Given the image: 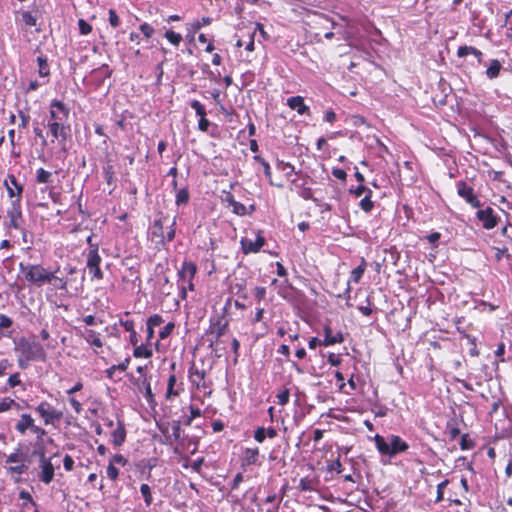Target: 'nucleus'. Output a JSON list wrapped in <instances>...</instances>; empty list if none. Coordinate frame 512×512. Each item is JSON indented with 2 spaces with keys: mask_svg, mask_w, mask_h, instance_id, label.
<instances>
[{
  "mask_svg": "<svg viewBox=\"0 0 512 512\" xmlns=\"http://www.w3.org/2000/svg\"><path fill=\"white\" fill-rule=\"evenodd\" d=\"M343 23H338L324 14H315L307 22L308 33L313 40L321 43L323 39L331 40L335 35H339L340 39L349 41L352 37L348 28L351 21L347 18H341Z\"/></svg>",
  "mask_w": 512,
  "mask_h": 512,
  "instance_id": "nucleus-1",
  "label": "nucleus"
},
{
  "mask_svg": "<svg viewBox=\"0 0 512 512\" xmlns=\"http://www.w3.org/2000/svg\"><path fill=\"white\" fill-rule=\"evenodd\" d=\"M69 109L66 105L57 99L50 103L49 117L46 124L47 137H51V143L65 146L66 140L70 136L71 127L68 123Z\"/></svg>",
  "mask_w": 512,
  "mask_h": 512,
  "instance_id": "nucleus-2",
  "label": "nucleus"
},
{
  "mask_svg": "<svg viewBox=\"0 0 512 512\" xmlns=\"http://www.w3.org/2000/svg\"><path fill=\"white\" fill-rule=\"evenodd\" d=\"M66 272L65 276H60V269L51 270L46 284H48V289L46 293L47 300L51 303H54L56 307H61V304H58L56 301L52 300V297L59 292L60 296L68 297L77 293V287H74L75 279L73 275L77 274V268L75 266L68 265L64 268Z\"/></svg>",
  "mask_w": 512,
  "mask_h": 512,
  "instance_id": "nucleus-3",
  "label": "nucleus"
},
{
  "mask_svg": "<svg viewBox=\"0 0 512 512\" xmlns=\"http://www.w3.org/2000/svg\"><path fill=\"white\" fill-rule=\"evenodd\" d=\"M3 456L5 458L3 467L5 468L6 475L14 483H21L23 481L22 476L28 473L32 462L29 455V447L24 444H18L11 453H3Z\"/></svg>",
  "mask_w": 512,
  "mask_h": 512,
  "instance_id": "nucleus-4",
  "label": "nucleus"
},
{
  "mask_svg": "<svg viewBox=\"0 0 512 512\" xmlns=\"http://www.w3.org/2000/svg\"><path fill=\"white\" fill-rule=\"evenodd\" d=\"M17 364L20 369H27L30 362L47 360L45 348L36 341H30L25 337L19 339L15 346Z\"/></svg>",
  "mask_w": 512,
  "mask_h": 512,
  "instance_id": "nucleus-5",
  "label": "nucleus"
},
{
  "mask_svg": "<svg viewBox=\"0 0 512 512\" xmlns=\"http://www.w3.org/2000/svg\"><path fill=\"white\" fill-rule=\"evenodd\" d=\"M378 453L382 456L393 458L398 454L405 453L409 444L399 435L389 434L386 437L376 434L373 438Z\"/></svg>",
  "mask_w": 512,
  "mask_h": 512,
  "instance_id": "nucleus-6",
  "label": "nucleus"
},
{
  "mask_svg": "<svg viewBox=\"0 0 512 512\" xmlns=\"http://www.w3.org/2000/svg\"><path fill=\"white\" fill-rule=\"evenodd\" d=\"M4 227L8 235H11L12 229L19 231L22 235L23 242L27 243L25 219L23 217L21 203H18V201H11L10 207L7 210L6 220L4 221Z\"/></svg>",
  "mask_w": 512,
  "mask_h": 512,
  "instance_id": "nucleus-7",
  "label": "nucleus"
},
{
  "mask_svg": "<svg viewBox=\"0 0 512 512\" xmlns=\"http://www.w3.org/2000/svg\"><path fill=\"white\" fill-rule=\"evenodd\" d=\"M19 270L24 279L36 287L45 285L51 272L41 264H24L23 262L19 263Z\"/></svg>",
  "mask_w": 512,
  "mask_h": 512,
  "instance_id": "nucleus-8",
  "label": "nucleus"
},
{
  "mask_svg": "<svg viewBox=\"0 0 512 512\" xmlns=\"http://www.w3.org/2000/svg\"><path fill=\"white\" fill-rule=\"evenodd\" d=\"M35 412L42 419L44 425L56 426L64 416L62 410L55 408L48 401H41L36 407Z\"/></svg>",
  "mask_w": 512,
  "mask_h": 512,
  "instance_id": "nucleus-9",
  "label": "nucleus"
},
{
  "mask_svg": "<svg viewBox=\"0 0 512 512\" xmlns=\"http://www.w3.org/2000/svg\"><path fill=\"white\" fill-rule=\"evenodd\" d=\"M188 379L192 386H194L197 390H203L210 395L212 390L213 382L210 379H207V372L203 368H199L195 362H192L188 369Z\"/></svg>",
  "mask_w": 512,
  "mask_h": 512,
  "instance_id": "nucleus-10",
  "label": "nucleus"
},
{
  "mask_svg": "<svg viewBox=\"0 0 512 512\" xmlns=\"http://www.w3.org/2000/svg\"><path fill=\"white\" fill-rule=\"evenodd\" d=\"M84 255L86 257V267H87L92 279H96V280L103 279L104 273L100 267L102 258L99 254V249L97 247H93L92 249H87L84 252Z\"/></svg>",
  "mask_w": 512,
  "mask_h": 512,
  "instance_id": "nucleus-11",
  "label": "nucleus"
},
{
  "mask_svg": "<svg viewBox=\"0 0 512 512\" xmlns=\"http://www.w3.org/2000/svg\"><path fill=\"white\" fill-rule=\"evenodd\" d=\"M33 454L39 455V457H40V460H39L40 472L38 473L39 481H41L42 483H44L46 485L50 484L53 481L54 475H55V469L51 462V459L47 458L45 456L43 448H41L40 451L35 449Z\"/></svg>",
  "mask_w": 512,
  "mask_h": 512,
  "instance_id": "nucleus-12",
  "label": "nucleus"
},
{
  "mask_svg": "<svg viewBox=\"0 0 512 512\" xmlns=\"http://www.w3.org/2000/svg\"><path fill=\"white\" fill-rule=\"evenodd\" d=\"M457 194L467 204L473 208H480L481 201L474 191V188L469 185L466 181L460 180L456 182Z\"/></svg>",
  "mask_w": 512,
  "mask_h": 512,
  "instance_id": "nucleus-13",
  "label": "nucleus"
},
{
  "mask_svg": "<svg viewBox=\"0 0 512 512\" xmlns=\"http://www.w3.org/2000/svg\"><path fill=\"white\" fill-rule=\"evenodd\" d=\"M476 219L481 223L482 227L486 230H491L495 228L500 220L495 210L490 206L478 209V211L476 212Z\"/></svg>",
  "mask_w": 512,
  "mask_h": 512,
  "instance_id": "nucleus-14",
  "label": "nucleus"
},
{
  "mask_svg": "<svg viewBox=\"0 0 512 512\" xmlns=\"http://www.w3.org/2000/svg\"><path fill=\"white\" fill-rule=\"evenodd\" d=\"M228 328L229 323L223 316H218L217 318L210 320L208 334L214 336V343L216 346H219L222 343L221 338L227 333Z\"/></svg>",
  "mask_w": 512,
  "mask_h": 512,
  "instance_id": "nucleus-15",
  "label": "nucleus"
},
{
  "mask_svg": "<svg viewBox=\"0 0 512 512\" xmlns=\"http://www.w3.org/2000/svg\"><path fill=\"white\" fill-rule=\"evenodd\" d=\"M199 447V437L183 434L174 447V453H188L194 455Z\"/></svg>",
  "mask_w": 512,
  "mask_h": 512,
  "instance_id": "nucleus-16",
  "label": "nucleus"
},
{
  "mask_svg": "<svg viewBox=\"0 0 512 512\" xmlns=\"http://www.w3.org/2000/svg\"><path fill=\"white\" fill-rule=\"evenodd\" d=\"M266 239L262 234L261 230H258L256 239L253 241L250 238L242 237L240 240L242 253L245 255L251 253H258L265 245Z\"/></svg>",
  "mask_w": 512,
  "mask_h": 512,
  "instance_id": "nucleus-17",
  "label": "nucleus"
},
{
  "mask_svg": "<svg viewBox=\"0 0 512 512\" xmlns=\"http://www.w3.org/2000/svg\"><path fill=\"white\" fill-rule=\"evenodd\" d=\"M4 185L7 189L8 197L11 198V201H18L21 203L22 193H23V185L20 184L14 174H8L4 180Z\"/></svg>",
  "mask_w": 512,
  "mask_h": 512,
  "instance_id": "nucleus-18",
  "label": "nucleus"
},
{
  "mask_svg": "<svg viewBox=\"0 0 512 512\" xmlns=\"http://www.w3.org/2000/svg\"><path fill=\"white\" fill-rule=\"evenodd\" d=\"M36 424V420L30 413H22L14 423V430L19 436H25L31 433Z\"/></svg>",
  "mask_w": 512,
  "mask_h": 512,
  "instance_id": "nucleus-19",
  "label": "nucleus"
},
{
  "mask_svg": "<svg viewBox=\"0 0 512 512\" xmlns=\"http://www.w3.org/2000/svg\"><path fill=\"white\" fill-rule=\"evenodd\" d=\"M82 337L93 348L96 354L98 350L102 349L104 346L101 333L94 329H85L82 333Z\"/></svg>",
  "mask_w": 512,
  "mask_h": 512,
  "instance_id": "nucleus-20",
  "label": "nucleus"
},
{
  "mask_svg": "<svg viewBox=\"0 0 512 512\" xmlns=\"http://www.w3.org/2000/svg\"><path fill=\"white\" fill-rule=\"evenodd\" d=\"M324 338L321 341L322 346L328 347L335 344H340L344 341V336L341 331L333 332L329 325H325L323 328Z\"/></svg>",
  "mask_w": 512,
  "mask_h": 512,
  "instance_id": "nucleus-21",
  "label": "nucleus"
},
{
  "mask_svg": "<svg viewBox=\"0 0 512 512\" xmlns=\"http://www.w3.org/2000/svg\"><path fill=\"white\" fill-rule=\"evenodd\" d=\"M197 273V266L192 261H183L181 268L178 270L179 280L183 282L194 280Z\"/></svg>",
  "mask_w": 512,
  "mask_h": 512,
  "instance_id": "nucleus-22",
  "label": "nucleus"
},
{
  "mask_svg": "<svg viewBox=\"0 0 512 512\" xmlns=\"http://www.w3.org/2000/svg\"><path fill=\"white\" fill-rule=\"evenodd\" d=\"M182 383L177 384V376L175 373H171L167 380V388L165 393L166 400H172L178 397L183 390Z\"/></svg>",
  "mask_w": 512,
  "mask_h": 512,
  "instance_id": "nucleus-23",
  "label": "nucleus"
},
{
  "mask_svg": "<svg viewBox=\"0 0 512 512\" xmlns=\"http://www.w3.org/2000/svg\"><path fill=\"white\" fill-rule=\"evenodd\" d=\"M287 106L291 110H295L299 115H310V108L304 102L302 96H292L287 99Z\"/></svg>",
  "mask_w": 512,
  "mask_h": 512,
  "instance_id": "nucleus-24",
  "label": "nucleus"
},
{
  "mask_svg": "<svg viewBox=\"0 0 512 512\" xmlns=\"http://www.w3.org/2000/svg\"><path fill=\"white\" fill-rule=\"evenodd\" d=\"M169 219L167 216H161L153 223L152 238H156L158 243H165L164 225L168 224Z\"/></svg>",
  "mask_w": 512,
  "mask_h": 512,
  "instance_id": "nucleus-25",
  "label": "nucleus"
},
{
  "mask_svg": "<svg viewBox=\"0 0 512 512\" xmlns=\"http://www.w3.org/2000/svg\"><path fill=\"white\" fill-rule=\"evenodd\" d=\"M183 434H184V431L181 429L180 421L173 420L171 422V432L169 435H166L165 443L169 444V445H173V444L176 445Z\"/></svg>",
  "mask_w": 512,
  "mask_h": 512,
  "instance_id": "nucleus-26",
  "label": "nucleus"
},
{
  "mask_svg": "<svg viewBox=\"0 0 512 512\" xmlns=\"http://www.w3.org/2000/svg\"><path fill=\"white\" fill-rule=\"evenodd\" d=\"M126 440V429L122 421H118L117 427L111 433V441L115 447L121 446Z\"/></svg>",
  "mask_w": 512,
  "mask_h": 512,
  "instance_id": "nucleus-27",
  "label": "nucleus"
},
{
  "mask_svg": "<svg viewBox=\"0 0 512 512\" xmlns=\"http://www.w3.org/2000/svg\"><path fill=\"white\" fill-rule=\"evenodd\" d=\"M366 267H367V262H366L365 258L362 257L360 264L351 271L349 281L354 282L356 284L359 283L366 271ZM349 283L350 282H348L347 292L350 291Z\"/></svg>",
  "mask_w": 512,
  "mask_h": 512,
  "instance_id": "nucleus-28",
  "label": "nucleus"
},
{
  "mask_svg": "<svg viewBox=\"0 0 512 512\" xmlns=\"http://www.w3.org/2000/svg\"><path fill=\"white\" fill-rule=\"evenodd\" d=\"M259 454H260V451H259L258 447L245 448L244 456L242 459V465L243 466L255 465L258 462Z\"/></svg>",
  "mask_w": 512,
  "mask_h": 512,
  "instance_id": "nucleus-29",
  "label": "nucleus"
},
{
  "mask_svg": "<svg viewBox=\"0 0 512 512\" xmlns=\"http://www.w3.org/2000/svg\"><path fill=\"white\" fill-rule=\"evenodd\" d=\"M276 168L284 174L286 180L296 183L295 179H291L292 175L296 174L295 168L291 163L278 159L276 162Z\"/></svg>",
  "mask_w": 512,
  "mask_h": 512,
  "instance_id": "nucleus-30",
  "label": "nucleus"
},
{
  "mask_svg": "<svg viewBox=\"0 0 512 512\" xmlns=\"http://www.w3.org/2000/svg\"><path fill=\"white\" fill-rule=\"evenodd\" d=\"M212 23V18L204 16L201 19L195 20L187 25L188 34L192 37L203 27Z\"/></svg>",
  "mask_w": 512,
  "mask_h": 512,
  "instance_id": "nucleus-31",
  "label": "nucleus"
},
{
  "mask_svg": "<svg viewBox=\"0 0 512 512\" xmlns=\"http://www.w3.org/2000/svg\"><path fill=\"white\" fill-rule=\"evenodd\" d=\"M133 356L135 358L149 359L153 356V350L150 344H137L133 349Z\"/></svg>",
  "mask_w": 512,
  "mask_h": 512,
  "instance_id": "nucleus-32",
  "label": "nucleus"
},
{
  "mask_svg": "<svg viewBox=\"0 0 512 512\" xmlns=\"http://www.w3.org/2000/svg\"><path fill=\"white\" fill-rule=\"evenodd\" d=\"M317 481L311 477H303L299 480L297 489L301 492H311L316 490Z\"/></svg>",
  "mask_w": 512,
  "mask_h": 512,
  "instance_id": "nucleus-33",
  "label": "nucleus"
},
{
  "mask_svg": "<svg viewBox=\"0 0 512 512\" xmlns=\"http://www.w3.org/2000/svg\"><path fill=\"white\" fill-rule=\"evenodd\" d=\"M372 195V190H368L367 194L364 195V197L360 200L358 204L360 209L366 214L371 213L375 207L374 201H372Z\"/></svg>",
  "mask_w": 512,
  "mask_h": 512,
  "instance_id": "nucleus-34",
  "label": "nucleus"
},
{
  "mask_svg": "<svg viewBox=\"0 0 512 512\" xmlns=\"http://www.w3.org/2000/svg\"><path fill=\"white\" fill-rule=\"evenodd\" d=\"M38 63V74L40 77H48L50 75V67L48 64V59L45 55L41 54L37 57Z\"/></svg>",
  "mask_w": 512,
  "mask_h": 512,
  "instance_id": "nucleus-35",
  "label": "nucleus"
},
{
  "mask_svg": "<svg viewBox=\"0 0 512 512\" xmlns=\"http://www.w3.org/2000/svg\"><path fill=\"white\" fill-rule=\"evenodd\" d=\"M12 408L20 409V404L11 397H3L0 399V413L7 412Z\"/></svg>",
  "mask_w": 512,
  "mask_h": 512,
  "instance_id": "nucleus-36",
  "label": "nucleus"
},
{
  "mask_svg": "<svg viewBox=\"0 0 512 512\" xmlns=\"http://www.w3.org/2000/svg\"><path fill=\"white\" fill-rule=\"evenodd\" d=\"M35 181L36 183L38 184H48V183H52V173L45 170L44 168H38L36 170V177H35Z\"/></svg>",
  "mask_w": 512,
  "mask_h": 512,
  "instance_id": "nucleus-37",
  "label": "nucleus"
},
{
  "mask_svg": "<svg viewBox=\"0 0 512 512\" xmlns=\"http://www.w3.org/2000/svg\"><path fill=\"white\" fill-rule=\"evenodd\" d=\"M501 68V63L497 59L491 60L490 65L486 70L487 77L489 79L497 78L500 74Z\"/></svg>",
  "mask_w": 512,
  "mask_h": 512,
  "instance_id": "nucleus-38",
  "label": "nucleus"
},
{
  "mask_svg": "<svg viewBox=\"0 0 512 512\" xmlns=\"http://www.w3.org/2000/svg\"><path fill=\"white\" fill-rule=\"evenodd\" d=\"M190 200V194L187 187L177 190L175 195V204L177 206L187 205Z\"/></svg>",
  "mask_w": 512,
  "mask_h": 512,
  "instance_id": "nucleus-39",
  "label": "nucleus"
},
{
  "mask_svg": "<svg viewBox=\"0 0 512 512\" xmlns=\"http://www.w3.org/2000/svg\"><path fill=\"white\" fill-rule=\"evenodd\" d=\"M446 429L451 440H455L461 434L458 423L454 419L447 422Z\"/></svg>",
  "mask_w": 512,
  "mask_h": 512,
  "instance_id": "nucleus-40",
  "label": "nucleus"
},
{
  "mask_svg": "<svg viewBox=\"0 0 512 512\" xmlns=\"http://www.w3.org/2000/svg\"><path fill=\"white\" fill-rule=\"evenodd\" d=\"M261 166L263 167V172H264L270 185L278 187V188H282L284 186L283 182H275L273 180L271 167L267 161H265Z\"/></svg>",
  "mask_w": 512,
  "mask_h": 512,
  "instance_id": "nucleus-41",
  "label": "nucleus"
},
{
  "mask_svg": "<svg viewBox=\"0 0 512 512\" xmlns=\"http://www.w3.org/2000/svg\"><path fill=\"white\" fill-rule=\"evenodd\" d=\"M164 37L167 39L169 43L173 46L178 47L182 42V36L180 33H177L171 29L166 30Z\"/></svg>",
  "mask_w": 512,
  "mask_h": 512,
  "instance_id": "nucleus-42",
  "label": "nucleus"
},
{
  "mask_svg": "<svg viewBox=\"0 0 512 512\" xmlns=\"http://www.w3.org/2000/svg\"><path fill=\"white\" fill-rule=\"evenodd\" d=\"M201 415H202V411L199 407L190 405L189 406V415L184 419V422H183L184 425L190 426L192 424V421L195 418L200 417Z\"/></svg>",
  "mask_w": 512,
  "mask_h": 512,
  "instance_id": "nucleus-43",
  "label": "nucleus"
},
{
  "mask_svg": "<svg viewBox=\"0 0 512 512\" xmlns=\"http://www.w3.org/2000/svg\"><path fill=\"white\" fill-rule=\"evenodd\" d=\"M21 21L28 27L36 26L37 17L31 11H23L21 12Z\"/></svg>",
  "mask_w": 512,
  "mask_h": 512,
  "instance_id": "nucleus-44",
  "label": "nucleus"
},
{
  "mask_svg": "<svg viewBox=\"0 0 512 512\" xmlns=\"http://www.w3.org/2000/svg\"><path fill=\"white\" fill-rule=\"evenodd\" d=\"M275 397H276L277 404H279L281 406H285L286 404H288L289 399H290V389L287 387H284L281 391H279L276 394Z\"/></svg>",
  "mask_w": 512,
  "mask_h": 512,
  "instance_id": "nucleus-45",
  "label": "nucleus"
},
{
  "mask_svg": "<svg viewBox=\"0 0 512 512\" xmlns=\"http://www.w3.org/2000/svg\"><path fill=\"white\" fill-rule=\"evenodd\" d=\"M140 492H141V495L144 498L145 505L147 507H149L152 504V502H153V496H152V492H151L150 486L148 484H145V483L141 484Z\"/></svg>",
  "mask_w": 512,
  "mask_h": 512,
  "instance_id": "nucleus-46",
  "label": "nucleus"
},
{
  "mask_svg": "<svg viewBox=\"0 0 512 512\" xmlns=\"http://www.w3.org/2000/svg\"><path fill=\"white\" fill-rule=\"evenodd\" d=\"M18 117L20 122L18 123V131L21 133L23 130L27 129L30 122V115L25 113L22 110H18Z\"/></svg>",
  "mask_w": 512,
  "mask_h": 512,
  "instance_id": "nucleus-47",
  "label": "nucleus"
},
{
  "mask_svg": "<svg viewBox=\"0 0 512 512\" xmlns=\"http://www.w3.org/2000/svg\"><path fill=\"white\" fill-rule=\"evenodd\" d=\"M114 175H115V170H114L113 165L107 164L106 166L103 167V176H104V179L107 182V184H109V185L113 184V182L115 180Z\"/></svg>",
  "mask_w": 512,
  "mask_h": 512,
  "instance_id": "nucleus-48",
  "label": "nucleus"
},
{
  "mask_svg": "<svg viewBox=\"0 0 512 512\" xmlns=\"http://www.w3.org/2000/svg\"><path fill=\"white\" fill-rule=\"evenodd\" d=\"M175 323L174 322H168L160 331H159V339L165 340L168 338L173 331L175 330Z\"/></svg>",
  "mask_w": 512,
  "mask_h": 512,
  "instance_id": "nucleus-49",
  "label": "nucleus"
},
{
  "mask_svg": "<svg viewBox=\"0 0 512 512\" xmlns=\"http://www.w3.org/2000/svg\"><path fill=\"white\" fill-rule=\"evenodd\" d=\"M190 106L192 109H194L198 117L207 116L205 106L199 100H192L190 102Z\"/></svg>",
  "mask_w": 512,
  "mask_h": 512,
  "instance_id": "nucleus-50",
  "label": "nucleus"
},
{
  "mask_svg": "<svg viewBox=\"0 0 512 512\" xmlns=\"http://www.w3.org/2000/svg\"><path fill=\"white\" fill-rule=\"evenodd\" d=\"M133 383L139 392H142L144 388L151 384L149 376H139Z\"/></svg>",
  "mask_w": 512,
  "mask_h": 512,
  "instance_id": "nucleus-51",
  "label": "nucleus"
},
{
  "mask_svg": "<svg viewBox=\"0 0 512 512\" xmlns=\"http://www.w3.org/2000/svg\"><path fill=\"white\" fill-rule=\"evenodd\" d=\"M141 393L143 394L145 400L147 401V403L150 406L154 407L157 405V402L155 400V395L153 394L152 389H151V384L148 385L146 388H144Z\"/></svg>",
  "mask_w": 512,
  "mask_h": 512,
  "instance_id": "nucleus-52",
  "label": "nucleus"
},
{
  "mask_svg": "<svg viewBox=\"0 0 512 512\" xmlns=\"http://www.w3.org/2000/svg\"><path fill=\"white\" fill-rule=\"evenodd\" d=\"M164 323V319L160 314H153L146 320V326H150L155 329V327L160 326Z\"/></svg>",
  "mask_w": 512,
  "mask_h": 512,
  "instance_id": "nucleus-53",
  "label": "nucleus"
},
{
  "mask_svg": "<svg viewBox=\"0 0 512 512\" xmlns=\"http://www.w3.org/2000/svg\"><path fill=\"white\" fill-rule=\"evenodd\" d=\"M505 26H506L505 36H506L507 40L512 42V9L506 14Z\"/></svg>",
  "mask_w": 512,
  "mask_h": 512,
  "instance_id": "nucleus-54",
  "label": "nucleus"
},
{
  "mask_svg": "<svg viewBox=\"0 0 512 512\" xmlns=\"http://www.w3.org/2000/svg\"><path fill=\"white\" fill-rule=\"evenodd\" d=\"M461 450H470L475 446V442L469 437L468 434H463L460 440Z\"/></svg>",
  "mask_w": 512,
  "mask_h": 512,
  "instance_id": "nucleus-55",
  "label": "nucleus"
},
{
  "mask_svg": "<svg viewBox=\"0 0 512 512\" xmlns=\"http://www.w3.org/2000/svg\"><path fill=\"white\" fill-rule=\"evenodd\" d=\"M30 434L34 435L37 443H39L43 442V438L47 435V431L43 427L35 424Z\"/></svg>",
  "mask_w": 512,
  "mask_h": 512,
  "instance_id": "nucleus-56",
  "label": "nucleus"
},
{
  "mask_svg": "<svg viewBox=\"0 0 512 512\" xmlns=\"http://www.w3.org/2000/svg\"><path fill=\"white\" fill-rule=\"evenodd\" d=\"M448 484H449V479H445L437 485V495H436V499H435L436 503L443 501L444 490Z\"/></svg>",
  "mask_w": 512,
  "mask_h": 512,
  "instance_id": "nucleus-57",
  "label": "nucleus"
},
{
  "mask_svg": "<svg viewBox=\"0 0 512 512\" xmlns=\"http://www.w3.org/2000/svg\"><path fill=\"white\" fill-rule=\"evenodd\" d=\"M476 49L477 48L473 47V46H467V45L460 46L457 50V57L463 58L470 54L473 55L475 53Z\"/></svg>",
  "mask_w": 512,
  "mask_h": 512,
  "instance_id": "nucleus-58",
  "label": "nucleus"
},
{
  "mask_svg": "<svg viewBox=\"0 0 512 512\" xmlns=\"http://www.w3.org/2000/svg\"><path fill=\"white\" fill-rule=\"evenodd\" d=\"M22 384V380H21V377H20V373L19 372H15L13 374H11L8 379H7V385L9 386V388H15L16 386H19Z\"/></svg>",
  "mask_w": 512,
  "mask_h": 512,
  "instance_id": "nucleus-59",
  "label": "nucleus"
},
{
  "mask_svg": "<svg viewBox=\"0 0 512 512\" xmlns=\"http://www.w3.org/2000/svg\"><path fill=\"white\" fill-rule=\"evenodd\" d=\"M139 29L146 39H150L155 32L153 26L147 22L142 23Z\"/></svg>",
  "mask_w": 512,
  "mask_h": 512,
  "instance_id": "nucleus-60",
  "label": "nucleus"
},
{
  "mask_svg": "<svg viewBox=\"0 0 512 512\" xmlns=\"http://www.w3.org/2000/svg\"><path fill=\"white\" fill-rule=\"evenodd\" d=\"M370 188L366 187L364 184H359L356 188H350L349 193L355 197H361L362 195H366Z\"/></svg>",
  "mask_w": 512,
  "mask_h": 512,
  "instance_id": "nucleus-61",
  "label": "nucleus"
},
{
  "mask_svg": "<svg viewBox=\"0 0 512 512\" xmlns=\"http://www.w3.org/2000/svg\"><path fill=\"white\" fill-rule=\"evenodd\" d=\"M176 234V217L169 224V230L165 234V242H172Z\"/></svg>",
  "mask_w": 512,
  "mask_h": 512,
  "instance_id": "nucleus-62",
  "label": "nucleus"
},
{
  "mask_svg": "<svg viewBox=\"0 0 512 512\" xmlns=\"http://www.w3.org/2000/svg\"><path fill=\"white\" fill-rule=\"evenodd\" d=\"M231 207L233 208V213L236 215L244 216L248 214L247 207L238 201H235Z\"/></svg>",
  "mask_w": 512,
  "mask_h": 512,
  "instance_id": "nucleus-63",
  "label": "nucleus"
},
{
  "mask_svg": "<svg viewBox=\"0 0 512 512\" xmlns=\"http://www.w3.org/2000/svg\"><path fill=\"white\" fill-rule=\"evenodd\" d=\"M106 473L107 477L112 481H116L119 477V470L113 463L108 464Z\"/></svg>",
  "mask_w": 512,
  "mask_h": 512,
  "instance_id": "nucleus-64",
  "label": "nucleus"
}]
</instances>
